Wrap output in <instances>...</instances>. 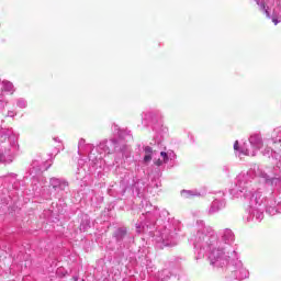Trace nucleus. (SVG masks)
Segmentation results:
<instances>
[{"label":"nucleus","mask_w":281,"mask_h":281,"mask_svg":"<svg viewBox=\"0 0 281 281\" xmlns=\"http://www.w3.org/2000/svg\"><path fill=\"white\" fill-rule=\"evenodd\" d=\"M234 149H235V150H238V140H236V142L234 143Z\"/></svg>","instance_id":"6"},{"label":"nucleus","mask_w":281,"mask_h":281,"mask_svg":"<svg viewBox=\"0 0 281 281\" xmlns=\"http://www.w3.org/2000/svg\"><path fill=\"white\" fill-rule=\"evenodd\" d=\"M164 164V161H161V159H158L157 161H155V166H161Z\"/></svg>","instance_id":"5"},{"label":"nucleus","mask_w":281,"mask_h":281,"mask_svg":"<svg viewBox=\"0 0 281 281\" xmlns=\"http://www.w3.org/2000/svg\"><path fill=\"white\" fill-rule=\"evenodd\" d=\"M261 10H263L267 19H271V14L269 13V10L267 9V4H265V2L261 3Z\"/></svg>","instance_id":"2"},{"label":"nucleus","mask_w":281,"mask_h":281,"mask_svg":"<svg viewBox=\"0 0 281 281\" xmlns=\"http://www.w3.org/2000/svg\"><path fill=\"white\" fill-rule=\"evenodd\" d=\"M119 232L121 233V236H126V229L120 228Z\"/></svg>","instance_id":"4"},{"label":"nucleus","mask_w":281,"mask_h":281,"mask_svg":"<svg viewBox=\"0 0 281 281\" xmlns=\"http://www.w3.org/2000/svg\"><path fill=\"white\" fill-rule=\"evenodd\" d=\"M144 150H145V157H144L145 164H148V161H153V147L146 146Z\"/></svg>","instance_id":"1"},{"label":"nucleus","mask_w":281,"mask_h":281,"mask_svg":"<svg viewBox=\"0 0 281 281\" xmlns=\"http://www.w3.org/2000/svg\"><path fill=\"white\" fill-rule=\"evenodd\" d=\"M160 155L164 158V161H168V154L166 151H161Z\"/></svg>","instance_id":"3"},{"label":"nucleus","mask_w":281,"mask_h":281,"mask_svg":"<svg viewBox=\"0 0 281 281\" xmlns=\"http://www.w3.org/2000/svg\"><path fill=\"white\" fill-rule=\"evenodd\" d=\"M3 161V154H0V162Z\"/></svg>","instance_id":"8"},{"label":"nucleus","mask_w":281,"mask_h":281,"mask_svg":"<svg viewBox=\"0 0 281 281\" xmlns=\"http://www.w3.org/2000/svg\"><path fill=\"white\" fill-rule=\"evenodd\" d=\"M272 23H274V25H278V18H272Z\"/></svg>","instance_id":"7"}]
</instances>
